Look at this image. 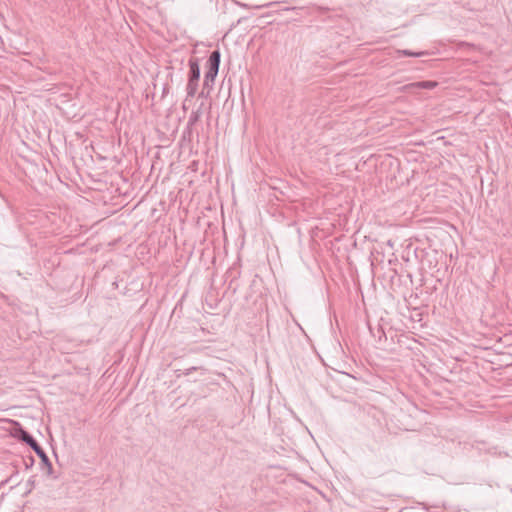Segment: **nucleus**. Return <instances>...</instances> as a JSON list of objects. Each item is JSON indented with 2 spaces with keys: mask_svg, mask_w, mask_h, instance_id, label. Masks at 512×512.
I'll use <instances>...</instances> for the list:
<instances>
[{
  "mask_svg": "<svg viewBox=\"0 0 512 512\" xmlns=\"http://www.w3.org/2000/svg\"><path fill=\"white\" fill-rule=\"evenodd\" d=\"M20 439L33 449V451L40 457L42 464L47 467L48 473H50L52 470V464L45 451L37 443L33 436L30 435L27 431L21 430Z\"/></svg>",
  "mask_w": 512,
  "mask_h": 512,
  "instance_id": "f257e3e1",
  "label": "nucleus"
},
{
  "mask_svg": "<svg viewBox=\"0 0 512 512\" xmlns=\"http://www.w3.org/2000/svg\"><path fill=\"white\" fill-rule=\"evenodd\" d=\"M397 54L399 56L421 57V56L425 55L426 53L425 52H413V51H410L407 49H403V50H398Z\"/></svg>",
  "mask_w": 512,
  "mask_h": 512,
  "instance_id": "423d86ee",
  "label": "nucleus"
},
{
  "mask_svg": "<svg viewBox=\"0 0 512 512\" xmlns=\"http://www.w3.org/2000/svg\"><path fill=\"white\" fill-rule=\"evenodd\" d=\"M273 4H275V2H270V3L263 4V5H258V6H255L254 8L261 9V8H264V7H270Z\"/></svg>",
  "mask_w": 512,
  "mask_h": 512,
  "instance_id": "6e6552de",
  "label": "nucleus"
},
{
  "mask_svg": "<svg viewBox=\"0 0 512 512\" xmlns=\"http://www.w3.org/2000/svg\"><path fill=\"white\" fill-rule=\"evenodd\" d=\"M221 54L219 50H214L208 59V70L218 72L220 66Z\"/></svg>",
  "mask_w": 512,
  "mask_h": 512,
  "instance_id": "7ed1b4c3",
  "label": "nucleus"
},
{
  "mask_svg": "<svg viewBox=\"0 0 512 512\" xmlns=\"http://www.w3.org/2000/svg\"><path fill=\"white\" fill-rule=\"evenodd\" d=\"M189 78L188 80H199L200 78V67L198 61L196 59H191L189 61Z\"/></svg>",
  "mask_w": 512,
  "mask_h": 512,
  "instance_id": "20e7f679",
  "label": "nucleus"
},
{
  "mask_svg": "<svg viewBox=\"0 0 512 512\" xmlns=\"http://www.w3.org/2000/svg\"><path fill=\"white\" fill-rule=\"evenodd\" d=\"M294 8H289V7H286L285 10H293Z\"/></svg>",
  "mask_w": 512,
  "mask_h": 512,
  "instance_id": "1a4fd4ad",
  "label": "nucleus"
},
{
  "mask_svg": "<svg viewBox=\"0 0 512 512\" xmlns=\"http://www.w3.org/2000/svg\"><path fill=\"white\" fill-rule=\"evenodd\" d=\"M217 74H218V72L208 70L204 76V84L207 85L209 83V81L213 82L215 80Z\"/></svg>",
  "mask_w": 512,
  "mask_h": 512,
  "instance_id": "0eeeda50",
  "label": "nucleus"
},
{
  "mask_svg": "<svg viewBox=\"0 0 512 512\" xmlns=\"http://www.w3.org/2000/svg\"><path fill=\"white\" fill-rule=\"evenodd\" d=\"M198 82L199 80H188L186 87L187 98H193L195 96L198 89Z\"/></svg>",
  "mask_w": 512,
  "mask_h": 512,
  "instance_id": "39448f33",
  "label": "nucleus"
},
{
  "mask_svg": "<svg viewBox=\"0 0 512 512\" xmlns=\"http://www.w3.org/2000/svg\"><path fill=\"white\" fill-rule=\"evenodd\" d=\"M437 86L435 81H419L405 85V91H412L414 89H433Z\"/></svg>",
  "mask_w": 512,
  "mask_h": 512,
  "instance_id": "f03ea898",
  "label": "nucleus"
}]
</instances>
